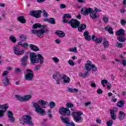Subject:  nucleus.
<instances>
[{
    "label": "nucleus",
    "mask_w": 126,
    "mask_h": 126,
    "mask_svg": "<svg viewBox=\"0 0 126 126\" xmlns=\"http://www.w3.org/2000/svg\"><path fill=\"white\" fill-rule=\"evenodd\" d=\"M30 59L31 60V63L34 64V63H40V65H38L34 66V70H38L42 65L44 63V57L41 54H36L35 53L32 52L30 54Z\"/></svg>",
    "instance_id": "obj_1"
},
{
    "label": "nucleus",
    "mask_w": 126,
    "mask_h": 126,
    "mask_svg": "<svg viewBox=\"0 0 126 126\" xmlns=\"http://www.w3.org/2000/svg\"><path fill=\"white\" fill-rule=\"evenodd\" d=\"M41 13H42V11L41 10L36 11L33 10L30 12V15H31V16H33L35 18H40V17H41Z\"/></svg>",
    "instance_id": "obj_12"
},
{
    "label": "nucleus",
    "mask_w": 126,
    "mask_h": 126,
    "mask_svg": "<svg viewBox=\"0 0 126 126\" xmlns=\"http://www.w3.org/2000/svg\"><path fill=\"white\" fill-rule=\"evenodd\" d=\"M90 83H91V86H92V87H94V88L96 87V84H95L92 82H90Z\"/></svg>",
    "instance_id": "obj_60"
},
{
    "label": "nucleus",
    "mask_w": 126,
    "mask_h": 126,
    "mask_svg": "<svg viewBox=\"0 0 126 126\" xmlns=\"http://www.w3.org/2000/svg\"><path fill=\"white\" fill-rule=\"evenodd\" d=\"M122 64L124 65V66H126V60H124L122 61Z\"/></svg>",
    "instance_id": "obj_62"
},
{
    "label": "nucleus",
    "mask_w": 126,
    "mask_h": 126,
    "mask_svg": "<svg viewBox=\"0 0 126 126\" xmlns=\"http://www.w3.org/2000/svg\"><path fill=\"white\" fill-rule=\"evenodd\" d=\"M70 52H74V53H78L77 48L76 47H74L73 48L70 49Z\"/></svg>",
    "instance_id": "obj_47"
},
{
    "label": "nucleus",
    "mask_w": 126,
    "mask_h": 126,
    "mask_svg": "<svg viewBox=\"0 0 126 126\" xmlns=\"http://www.w3.org/2000/svg\"><path fill=\"white\" fill-rule=\"evenodd\" d=\"M13 49L14 53L15 55H16V46H14L13 47Z\"/></svg>",
    "instance_id": "obj_64"
},
{
    "label": "nucleus",
    "mask_w": 126,
    "mask_h": 126,
    "mask_svg": "<svg viewBox=\"0 0 126 126\" xmlns=\"http://www.w3.org/2000/svg\"><path fill=\"white\" fill-rule=\"evenodd\" d=\"M9 39L10 41L12 42V43H16V37L14 35H12L9 36Z\"/></svg>",
    "instance_id": "obj_34"
},
{
    "label": "nucleus",
    "mask_w": 126,
    "mask_h": 126,
    "mask_svg": "<svg viewBox=\"0 0 126 126\" xmlns=\"http://www.w3.org/2000/svg\"><path fill=\"white\" fill-rule=\"evenodd\" d=\"M70 25L72 28H73V29H76V28H78V27H79V26L80 25V22L75 19H72L70 20Z\"/></svg>",
    "instance_id": "obj_11"
},
{
    "label": "nucleus",
    "mask_w": 126,
    "mask_h": 126,
    "mask_svg": "<svg viewBox=\"0 0 126 126\" xmlns=\"http://www.w3.org/2000/svg\"><path fill=\"white\" fill-rule=\"evenodd\" d=\"M90 16L92 18V19H96L99 17L98 15L96 14V13L94 12V10H93V11L90 14Z\"/></svg>",
    "instance_id": "obj_26"
},
{
    "label": "nucleus",
    "mask_w": 126,
    "mask_h": 126,
    "mask_svg": "<svg viewBox=\"0 0 126 126\" xmlns=\"http://www.w3.org/2000/svg\"><path fill=\"white\" fill-rule=\"evenodd\" d=\"M63 23H67L68 24H70V21H67L64 18H63Z\"/></svg>",
    "instance_id": "obj_54"
},
{
    "label": "nucleus",
    "mask_w": 126,
    "mask_h": 126,
    "mask_svg": "<svg viewBox=\"0 0 126 126\" xmlns=\"http://www.w3.org/2000/svg\"><path fill=\"white\" fill-rule=\"evenodd\" d=\"M16 98L17 100L19 101H21V102H26L27 101H29L31 98H32V95L30 94H28L24 95L23 97H22L20 95H16Z\"/></svg>",
    "instance_id": "obj_10"
},
{
    "label": "nucleus",
    "mask_w": 126,
    "mask_h": 126,
    "mask_svg": "<svg viewBox=\"0 0 126 126\" xmlns=\"http://www.w3.org/2000/svg\"><path fill=\"white\" fill-rule=\"evenodd\" d=\"M42 11V13H43V16L44 17H48V16H49V14H48V13H47V12H46V11L45 10H41Z\"/></svg>",
    "instance_id": "obj_45"
},
{
    "label": "nucleus",
    "mask_w": 126,
    "mask_h": 126,
    "mask_svg": "<svg viewBox=\"0 0 126 126\" xmlns=\"http://www.w3.org/2000/svg\"><path fill=\"white\" fill-rule=\"evenodd\" d=\"M27 73L25 74L24 78L26 80L32 81L34 78V73L31 69H27Z\"/></svg>",
    "instance_id": "obj_8"
},
{
    "label": "nucleus",
    "mask_w": 126,
    "mask_h": 126,
    "mask_svg": "<svg viewBox=\"0 0 126 126\" xmlns=\"http://www.w3.org/2000/svg\"><path fill=\"white\" fill-rule=\"evenodd\" d=\"M48 23L50 24H56V20L54 18H50L49 19Z\"/></svg>",
    "instance_id": "obj_38"
},
{
    "label": "nucleus",
    "mask_w": 126,
    "mask_h": 126,
    "mask_svg": "<svg viewBox=\"0 0 126 126\" xmlns=\"http://www.w3.org/2000/svg\"><path fill=\"white\" fill-rule=\"evenodd\" d=\"M103 42V38L102 37H99L97 38L95 40V43L96 45H99V44H101Z\"/></svg>",
    "instance_id": "obj_36"
},
{
    "label": "nucleus",
    "mask_w": 126,
    "mask_h": 126,
    "mask_svg": "<svg viewBox=\"0 0 126 126\" xmlns=\"http://www.w3.org/2000/svg\"><path fill=\"white\" fill-rule=\"evenodd\" d=\"M62 79H63V83H69L70 82V78L65 75H63Z\"/></svg>",
    "instance_id": "obj_20"
},
{
    "label": "nucleus",
    "mask_w": 126,
    "mask_h": 126,
    "mask_svg": "<svg viewBox=\"0 0 126 126\" xmlns=\"http://www.w3.org/2000/svg\"><path fill=\"white\" fill-rule=\"evenodd\" d=\"M110 112L112 120H117V115H116V114H117V112H118V108L114 107L113 110L110 109Z\"/></svg>",
    "instance_id": "obj_15"
},
{
    "label": "nucleus",
    "mask_w": 126,
    "mask_h": 126,
    "mask_svg": "<svg viewBox=\"0 0 126 126\" xmlns=\"http://www.w3.org/2000/svg\"><path fill=\"white\" fill-rule=\"evenodd\" d=\"M52 61H53L54 63H59V62H60V59H59L57 57H53L52 58Z\"/></svg>",
    "instance_id": "obj_46"
},
{
    "label": "nucleus",
    "mask_w": 126,
    "mask_h": 126,
    "mask_svg": "<svg viewBox=\"0 0 126 126\" xmlns=\"http://www.w3.org/2000/svg\"><path fill=\"white\" fill-rule=\"evenodd\" d=\"M8 118H9V121L11 123H14L15 121V118L13 117V113L10 111H8L7 112Z\"/></svg>",
    "instance_id": "obj_16"
},
{
    "label": "nucleus",
    "mask_w": 126,
    "mask_h": 126,
    "mask_svg": "<svg viewBox=\"0 0 126 126\" xmlns=\"http://www.w3.org/2000/svg\"><path fill=\"white\" fill-rule=\"evenodd\" d=\"M89 105H91V102L90 101L88 102H86L85 103V105L86 107H87V106H89Z\"/></svg>",
    "instance_id": "obj_63"
},
{
    "label": "nucleus",
    "mask_w": 126,
    "mask_h": 126,
    "mask_svg": "<svg viewBox=\"0 0 126 126\" xmlns=\"http://www.w3.org/2000/svg\"><path fill=\"white\" fill-rule=\"evenodd\" d=\"M106 124L107 126H112V125L114 124V121H113L112 120H110L109 121H107Z\"/></svg>",
    "instance_id": "obj_44"
},
{
    "label": "nucleus",
    "mask_w": 126,
    "mask_h": 126,
    "mask_svg": "<svg viewBox=\"0 0 126 126\" xmlns=\"http://www.w3.org/2000/svg\"><path fill=\"white\" fill-rule=\"evenodd\" d=\"M96 92L98 94H102L103 93V91L99 89L96 91Z\"/></svg>",
    "instance_id": "obj_58"
},
{
    "label": "nucleus",
    "mask_w": 126,
    "mask_h": 126,
    "mask_svg": "<svg viewBox=\"0 0 126 126\" xmlns=\"http://www.w3.org/2000/svg\"><path fill=\"white\" fill-rule=\"evenodd\" d=\"M37 28H41L39 30H32L31 32L32 34L36 35L39 38H43L44 37V33H49L50 31L48 29V26L42 25L41 26L40 24L37 23L33 25L32 29H37Z\"/></svg>",
    "instance_id": "obj_2"
},
{
    "label": "nucleus",
    "mask_w": 126,
    "mask_h": 126,
    "mask_svg": "<svg viewBox=\"0 0 126 126\" xmlns=\"http://www.w3.org/2000/svg\"><path fill=\"white\" fill-rule=\"evenodd\" d=\"M19 46H21L22 48H27V47H28L29 45H28V43H27V42H24V43H22V42H19L17 45V48L19 47Z\"/></svg>",
    "instance_id": "obj_27"
},
{
    "label": "nucleus",
    "mask_w": 126,
    "mask_h": 126,
    "mask_svg": "<svg viewBox=\"0 0 126 126\" xmlns=\"http://www.w3.org/2000/svg\"><path fill=\"white\" fill-rule=\"evenodd\" d=\"M55 34L60 37V38H63L65 36V33L62 31H56Z\"/></svg>",
    "instance_id": "obj_18"
},
{
    "label": "nucleus",
    "mask_w": 126,
    "mask_h": 126,
    "mask_svg": "<svg viewBox=\"0 0 126 126\" xmlns=\"http://www.w3.org/2000/svg\"><path fill=\"white\" fill-rule=\"evenodd\" d=\"M93 11V9L92 8L84 7L81 10V13L83 15H88L89 13H91Z\"/></svg>",
    "instance_id": "obj_14"
},
{
    "label": "nucleus",
    "mask_w": 126,
    "mask_h": 126,
    "mask_svg": "<svg viewBox=\"0 0 126 126\" xmlns=\"http://www.w3.org/2000/svg\"><path fill=\"white\" fill-rule=\"evenodd\" d=\"M125 105V101L124 100H120L117 103V107L119 108H122Z\"/></svg>",
    "instance_id": "obj_35"
},
{
    "label": "nucleus",
    "mask_w": 126,
    "mask_h": 126,
    "mask_svg": "<svg viewBox=\"0 0 126 126\" xmlns=\"http://www.w3.org/2000/svg\"><path fill=\"white\" fill-rule=\"evenodd\" d=\"M20 38V42H25L26 40L27 39V36L25 35V34H22L19 35Z\"/></svg>",
    "instance_id": "obj_30"
},
{
    "label": "nucleus",
    "mask_w": 126,
    "mask_h": 126,
    "mask_svg": "<svg viewBox=\"0 0 126 126\" xmlns=\"http://www.w3.org/2000/svg\"><path fill=\"white\" fill-rule=\"evenodd\" d=\"M49 107L50 109H53V108H55V107L56 106V103L54 101H50L49 102Z\"/></svg>",
    "instance_id": "obj_40"
},
{
    "label": "nucleus",
    "mask_w": 126,
    "mask_h": 126,
    "mask_svg": "<svg viewBox=\"0 0 126 126\" xmlns=\"http://www.w3.org/2000/svg\"><path fill=\"white\" fill-rule=\"evenodd\" d=\"M30 49L32 50V51H34V52H38V51H39V48L34 44H30Z\"/></svg>",
    "instance_id": "obj_29"
},
{
    "label": "nucleus",
    "mask_w": 126,
    "mask_h": 126,
    "mask_svg": "<svg viewBox=\"0 0 126 126\" xmlns=\"http://www.w3.org/2000/svg\"><path fill=\"white\" fill-rule=\"evenodd\" d=\"M90 68L91 69L92 68V70H93L94 72H96V71H97V70H98L97 67H96V65H95V64H93L92 65H91Z\"/></svg>",
    "instance_id": "obj_39"
},
{
    "label": "nucleus",
    "mask_w": 126,
    "mask_h": 126,
    "mask_svg": "<svg viewBox=\"0 0 126 126\" xmlns=\"http://www.w3.org/2000/svg\"><path fill=\"white\" fill-rule=\"evenodd\" d=\"M28 60V56H24L21 59V62L23 65H27V60Z\"/></svg>",
    "instance_id": "obj_24"
},
{
    "label": "nucleus",
    "mask_w": 126,
    "mask_h": 126,
    "mask_svg": "<svg viewBox=\"0 0 126 126\" xmlns=\"http://www.w3.org/2000/svg\"><path fill=\"white\" fill-rule=\"evenodd\" d=\"M95 11V12H101V11H102V10L100 9H98L97 8L95 7L94 8V12Z\"/></svg>",
    "instance_id": "obj_59"
},
{
    "label": "nucleus",
    "mask_w": 126,
    "mask_h": 126,
    "mask_svg": "<svg viewBox=\"0 0 126 126\" xmlns=\"http://www.w3.org/2000/svg\"><path fill=\"white\" fill-rule=\"evenodd\" d=\"M121 24L122 26H125L126 24V21L125 19H122L121 21Z\"/></svg>",
    "instance_id": "obj_51"
},
{
    "label": "nucleus",
    "mask_w": 126,
    "mask_h": 126,
    "mask_svg": "<svg viewBox=\"0 0 126 126\" xmlns=\"http://www.w3.org/2000/svg\"><path fill=\"white\" fill-rule=\"evenodd\" d=\"M84 36L85 37V39L87 41H91V36L89 35V32L87 31H85L84 32Z\"/></svg>",
    "instance_id": "obj_19"
},
{
    "label": "nucleus",
    "mask_w": 126,
    "mask_h": 126,
    "mask_svg": "<svg viewBox=\"0 0 126 126\" xmlns=\"http://www.w3.org/2000/svg\"><path fill=\"white\" fill-rule=\"evenodd\" d=\"M106 86L108 89H111V87H112V84H111V83L108 82V83L106 84Z\"/></svg>",
    "instance_id": "obj_56"
},
{
    "label": "nucleus",
    "mask_w": 126,
    "mask_h": 126,
    "mask_svg": "<svg viewBox=\"0 0 126 126\" xmlns=\"http://www.w3.org/2000/svg\"><path fill=\"white\" fill-rule=\"evenodd\" d=\"M22 72V70L20 68H16V74H19V73H21Z\"/></svg>",
    "instance_id": "obj_50"
},
{
    "label": "nucleus",
    "mask_w": 126,
    "mask_h": 126,
    "mask_svg": "<svg viewBox=\"0 0 126 126\" xmlns=\"http://www.w3.org/2000/svg\"><path fill=\"white\" fill-rule=\"evenodd\" d=\"M116 34L120 36H126V33L125 32V30L121 29L119 31H117L116 32Z\"/></svg>",
    "instance_id": "obj_22"
},
{
    "label": "nucleus",
    "mask_w": 126,
    "mask_h": 126,
    "mask_svg": "<svg viewBox=\"0 0 126 126\" xmlns=\"http://www.w3.org/2000/svg\"><path fill=\"white\" fill-rule=\"evenodd\" d=\"M3 83L4 86H8L9 85V80L7 77H5L3 80Z\"/></svg>",
    "instance_id": "obj_31"
},
{
    "label": "nucleus",
    "mask_w": 126,
    "mask_h": 126,
    "mask_svg": "<svg viewBox=\"0 0 126 126\" xmlns=\"http://www.w3.org/2000/svg\"><path fill=\"white\" fill-rule=\"evenodd\" d=\"M86 29V25L83 24L81 25H80L78 28V30L79 32H83V30Z\"/></svg>",
    "instance_id": "obj_25"
},
{
    "label": "nucleus",
    "mask_w": 126,
    "mask_h": 126,
    "mask_svg": "<svg viewBox=\"0 0 126 126\" xmlns=\"http://www.w3.org/2000/svg\"><path fill=\"white\" fill-rule=\"evenodd\" d=\"M82 115H83V113L81 111L73 112L71 113V116L73 117L74 121L79 124L83 122V118L81 117Z\"/></svg>",
    "instance_id": "obj_7"
},
{
    "label": "nucleus",
    "mask_w": 126,
    "mask_h": 126,
    "mask_svg": "<svg viewBox=\"0 0 126 126\" xmlns=\"http://www.w3.org/2000/svg\"><path fill=\"white\" fill-rule=\"evenodd\" d=\"M92 39L93 41L96 42V40L98 39V37H97V36H96L95 35H93L92 36Z\"/></svg>",
    "instance_id": "obj_52"
},
{
    "label": "nucleus",
    "mask_w": 126,
    "mask_h": 126,
    "mask_svg": "<svg viewBox=\"0 0 126 126\" xmlns=\"http://www.w3.org/2000/svg\"><path fill=\"white\" fill-rule=\"evenodd\" d=\"M102 20L104 22H105V23H108V22H109V18H108V17L103 16Z\"/></svg>",
    "instance_id": "obj_41"
},
{
    "label": "nucleus",
    "mask_w": 126,
    "mask_h": 126,
    "mask_svg": "<svg viewBox=\"0 0 126 126\" xmlns=\"http://www.w3.org/2000/svg\"><path fill=\"white\" fill-rule=\"evenodd\" d=\"M126 118V113L124 112L123 111H120L119 112V119L120 121H122V120H124Z\"/></svg>",
    "instance_id": "obj_28"
},
{
    "label": "nucleus",
    "mask_w": 126,
    "mask_h": 126,
    "mask_svg": "<svg viewBox=\"0 0 126 126\" xmlns=\"http://www.w3.org/2000/svg\"><path fill=\"white\" fill-rule=\"evenodd\" d=\"M53 77L54 79L56 80H61V79H62L63 75H61L59 72H57L53 75Z\"/></svg>",
    "instance_id": "obj_17"
},
{
    "label": "nucleus",
    "mask_w": 126,
    "mask_h": 126,
    "mask_svg": "<svg viewBox=\"0 0 126 126\" xmlns=\"http://www.w3.org/2000/svg\"><path fill=\"white\" fill-rule=\"evenodd\" d=\"M117 40H118V41H119V42H124L126 41V37H125V36L124 35H120L118 38H117Z\"/></svg>",
    "instance_id": "obj_33"
},
{
    "label": "nucleus",
    "mask_w": 126,
    "mask_h": 126,
    "mask_svg": "<svg viewBox=\"0 0 126 126\" xmlns=\"http://www.w3.org/2000/svg\"><path fill=\"white\" fill-rule=\"evenodd\" d=\"M87 63L85 64V69L87 70V71L85 73H80L79 75L80 77H83V78H85V77H87L89 76V72L91 71V68L90 66L92 65L93 64L91 63L90 61H87Z\"/></svg>",
    "instance_id": "obj_6"
},
{
    "label": "nucleus",
    "mask_w": 126,
    "mask_h": 126,
    "mask_svg": "<svg viewBox=\"0 0 126 126\" xmlns=\"http://www.w3.org/2000/svg\"><path fill=\"white\" fill-rule=\"evenodd\" d=\"M103 45L104 49H108L110 46V42H109L108 40L104 39L103 41Z\"/></svg>",
    "instance_id": "obj_32"
},
{
    "label": "nucleus",
    "mask_w": 126,
    "mask_h": 126,
    "mask_svg": "<svg viewBox=\"0 0 126 126\" xmlns=\"http://www.w3.org/2000/svg\"><path fill=\"white\" fill-rule=\"evenodd\" d=\"M21 125H29L30 126H34V124L32 122V118L30 115H24L21 118L20 120Z\"/></svg>",
    "instance_id": "obj_5"
},
{
    "label": "nucleus",
    "mask_w": 126,
    "mask_h": 126,
    "mask_svg": "<svg viewBox=\"0 0 126 126\" xmlns=\"http://www.w3.org/2000/svg\"><path fill=\"white\" fill-rule=\"evenodd\" d=\"M63 18H68L70 19V18H71V15L69 14H65L63 16Z\"/></svg>",
    "instance_id": "obj_43"
},
{
    "label": "nucleus",
    "mask_w": 126,
    "mask_h": 126,
    "mask_svg": "<svg viewBox=\"0 0 126 126\" xmlns=\"http://www.w3.org/2000/svg\"><path fill=\"white\" fill-rule=\"evenodd\" d=\"M40 103L42 108H46V105L48 104V102L45 101L43 100H41L40 101H38L37 102H32V107L35 108V111L37 114L40 115L41 116H45L46 114V112L45 111V109L42 108V107L39 105V103Z\"/></svg>",
    "instance_id": "obj_3"
},
{
    "label": "nucleus",
    "mask_w": 126,
    "mask_h": 126,
    "mask_svg": "<svg viewBox=\"0 0 126 126\" xmlns=\"http://www.w3.org/2000/svg\"><path fill=\"white\" fill-rule=\"evenodd\" d=\"M78 92V90L77 89H71V88H68V92H71V93H73V92Z\"/></svg>",
    "instance_id": "obj_42"
},
{
    "label": "nucleus",
    "mask_w": 126,
    "mask_h": 126,
    "mask_svg": "<svg viewBox=\"0 0 126 126\" xmlns=\"http://www.w3.org/2000/svg\"><path fill=\"white\" fill-rule=\"evenodd\" d=\"M115 45L118 48H122L123 47V44L120 43L119 42H116Z\"/></svg>",
    "instance_id": "obj_48"
},
{
    "label": "nucleus",
    "mask_w": 126,
    "mask_h": 126,
    "mask_svg": "<svg viewBox=\"0 0 126 126\" xmlns=\"http://www.w3.org/2000/svg\"><path fill=\"white\" fill-rule=\"evenodd\" d=\"M62 123L66 125V126H75V124L73 122H70V120L68 117H63L61 116L60 117Z\"/></svg>",
    "instance_id": "obj_9"
},
{
    "label": "nucleus",
    "mask_w": 126,
    "mask_h": 126,
    "mask_svg": "<svg viewBox=\"0 0 126 126\" xmlns=\"http://www.w3.org/2000/svg\"><path fill=\"white\" fill-rule=\"evenodd\" d=\"M0 116L2 118L4 116V113L6 112L7 109H8V105L7 104H0Z\"/></svg>",
    "instance_id": "obj_13"
},
{
    "label": "nucleus",
    "mask_w": 126,
    "mask_h": 126,
    "mask_svg": "<svg viewBox=\"0 0 126 126\" xmlns=\"http://www.w3.org/2000/svg\"><path fill=\"white\" fill-rule=\"evenodd\" d=\"M96 122L97 124H102V121H101V120L99 118L96 119Z\"/></svg>",
    "instance_id": "obj_61"
},
{
    "label": "nucleus",
    "mask_w": 126,
    "mask_h": 126,
    "mask_svg": "<svg viewBox=\"0 0 126 126\" xmlns=\"http://www.w3.org/2000/svg\"><path fill=\"white\" fill-rule=\"evenodd\" d=\"M104 30L105 31H107L109 34H111V35H114V31L113 28L110 27V26H106Z\"/></svg>",
    "instance_id": "obj_21"
},
{
    "label": "nucleus",
    "mask_w": 126,
    "mask_h": 126,
    "mask_svg": "<svg viewBox=\"0 0 126 126\" xmlns=\"http://www.w3.org/2000/svg\"><path fill=\"white\" fill-rule=\"evenodd\" d=\"M17 21L20 23H22L23 24H25L26 23V20L24 18V16H21L17 17Z\"/></svg>",
    "instance_id": "obj_23"
},
{
    "label": "nucleus",
    "mask_w": 126,
    "mask_h": 126,
    "mask_svg": "<svg viewBox=\"0 0 126 126\" xmlns=\"http://www.w3.org/2000/svg\"><path fill=\"white\" fill-rule=\"evenodd\" d=\"M69 64L71 65V66H74V62L72 61V60H69L68 62Z\"/></svg>",
    "instance_id": "obj_49"
},
{
    "label": "nucleus",
    "mask_w": 126,
    "mask_h": 126,
    "mask_svg": "<svg viewBox=\"0 0 126 126\" xmlns=\"http://www.w3.org/2000/svg\"><path fill=\"white\" fill-rule=\"evenodd\" d=\"M66 107H64L63 106H62L60 107L58 110V112L61 116H70L71 113H70V110H69V108H72L73 107V104L68 102L66 104Z\"/></svg>",
    "instance_id": "obj_4"
},
{
    "label": "nucleus",
    "mask_w": 126,
    "mask_h": 126,
    "mask_svg": "<svg viewBox=\"0 0 126 126\" xmlns=\"http://www.w3.org/2000/svg\"><path fill=\"white\" fill-rule=\"evenodd\" d=\"M101 84H107V83H108V80L106 79H103L101 80Z\"/></svg>",
    "instance_id": "obj_53"
},
{
    "label": "nucleus",
    "mask_w": 126,
    "mask_h": 126,
    "mask_svg": "<svg viewBox=\"0 0 126 126\" xmlns=\"http://www.w3.org/2000/svg\"><path fill=\"white\" fill-rule=\"evenodd\" d=\"M8 73H9V72H8V71H4L3 72L2 75V76H6V75H7V74H8Z\"/></svg>",
    "instance_id": "obj_55"
},
{
    "label": "nucleus",
    "mask_w": 126,
    "mask_h": 126,
    "mask_svg": "<svg viewBox=\"0 0 126 126\" xmlns=\"http://www.w3.org/2000/svg\"><path fill=\"white\" fill-rule=\"evenodd\" d=\"M24 50H16L17 56H22V55H24Z\"/></svg>",
    "instance_id": "obj_37"
},
{
    "label": "nucleus",
    "mask_w": 126,
    "mask_h": 126,
    "mask_svg": "<svg viewBox=\"0 0 126 126\" xmlns=\"http://www.w3.org/2000/svg\"><path fill=\"white\" fill-rule=\"evenodd\" d=\"M66 7V5H65V4H60V8L62 9H63V8H65Z\"/></svg>",
    "instance_id": "obj_57"
}]
</instances>
